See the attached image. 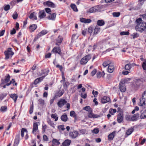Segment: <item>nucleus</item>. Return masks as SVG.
Returning <instances> with one entry per match:
<instances>
[{
	"label": "nucleus",
	"instance_id": "nucleus-8",
	"mask_svg": "<svg viewBox=\"0 0 146 146\" xmlns=\"http://www.w3.org/2000/svg\"><path fill=\"white\" fill-rule=\"evenodd\" d=\"M79 133L77 131H74L69 133V136L73 139H75L78 137Z\"/></svg>",
	"mask_w": 146,
	"mask_h": 146
},
{
	"label": "nucleus",
	"instance_id": "nucleus-61",
	"mask_svg": "<svg viewBox=\"0 0 146 146\" xmlns=\"http://www.w3.org/2000/svg\"><path fill=\"white\" fill-rule=\"evenodd\" d=\"M94 29L91 27H89L88 28V31L89 33L91 34L93 30Z\"/></svg>",
	"mask_w": 146,
	"mask_h": 146
},
{
	"label": "nucleus",
	"instance_id": "nucleus-13",
	"mask_svg": "<svg viewBox=\"0 0 146 146\" xmlns=\"http://www.w3.org/2000/svg\"><path fill=\"white\" fill-rule=\"evenodd\" d=\"M71 141L69 139H66L62 143L61 146H68L71 143Z\"/></svg>",
	"mask_w": 146,
	"mask_h": 146
},
{
	"label": "nucleus",
	"instance_id": "nucleus-48",
	"mask_svg": "<svg viewBox=\"0 0 146 146\" xmlns=\"http://www.w3.org/2000/svg\"><path fill=\"white\" fill-rule=\"evenodd\" d=\"M131 36H132L133 39H134L135 38H137L139 36V34L138 33H134L133 35H131Z\"/></svg>",
	"mask_w": 146,
	"mask_h": 146
},
{
	"label": "nucleus",
	"instance_id": "nucleus-53",
	"mask_svg": "<svg viewBox=\"0 0 146 146\" xmlns=\"http://www.w3.org/2000/svg\"><path fill=\"white\" fill-rule=\"evenodd\" d=\"M56 40L58 43H61L62 40V38L60 36H59L57 38Z\"/></svg>",
	"mask_w": 146,
	"mask_h": 146
},
{
	"label": "nucleus",
	"instance_id": "nucleus-7",
	"mask_svg": "<svg viewBox=\"0 0 146 146\" xmlns=\"http://www.w3.org/2000/svg\"><path fill=\"white\" fill-rule=\"evenodd\" d=\"M4 53L5 55V59H6L9 58L10 55L12 56L14 54V53L12 51V48H8L7 50L5 51Z\"/></svg>",
	"mask_w": 146,
	"mask_h": 146
},
{
	"label": "nucleus",
	"instance_id": "nucleus-22",
	"mask_svg": "<svg viewBox=\"0 0 146 146\" xmlns=\"http://www.w3.org/2000/svg\"><path fill=\"white\" fill-rule=\"evenodd\" d=\"M38 17L41 19L43 18L46 16V14L44 11H40L38 13Z\"/></svg>",
	"mask_w": 146,
	"mask_h": 146
},
{
	"label": "nucleus",
	"instance_id": "nucleus-41",
	"mask_svg": "<svg viewBox=\"0 0 146 146\" xmlns=\"http://www.w3.org/2000/svg\"><path fill=\"white\" fill-rule=\"evenodd\" d=\"M120 15V13L119 12H115L112 13V15L114 17H118Z\"/></svg>",
	"mask_w": 146,
	"mask_h": 146
},
{
	"label": "nucleus",
	"instance_id": "nucleus-43",
	"mask_svg": "<svg viewBox=\"0 0 146 146\" xmlns=\"http://www.w3.org/2000/svg\"><path fill=\"white\" fill-rule=\"evenodd\" d=\"M110 62L109 61H105L104 62L102 65L104 67H106L108 65H110Z\"/></svg>",
	"mask_w": 146,
	"mask_h": 146
},
{
	"label": "nucleus",
	"instance_id": "nucleus-14",
	"mask_svg": "<svg viewBox=\"0 0 146 146\" xmlns=\"http://www.w3.org/2000/svg\"><path fill=\"white\" fill-rule=\"evenodd\" d=\"M56 14L55 13L52 14H50L47 17L48 19L49 20H54L55 19Z\"/></svg>",
	"mask_w": 146,
	"mask_h": 146
},
{
	"label": "nucleus",
	"instance_id": "nucleus-25",
	"mask_svg": "<svg viewBox=\"0 0 146 146\" xmlns=\"http://www.w3.org/2000/svg\"><path fill=\"white\" fill-rule=\"evenodd\" d=\"M105 74V73L104 72H99L97 73L96 75L98 78H100L102 76L104 77Z\"/></svg>",
	"mask_w": 146,
	"mask_h": 146
},
{
	"label": "nucleus",
	"instance_id": "nucleus-58",
	"mask_svg": "<svg viewBox=\"0 0 146 146\" xmlns=\"http://www.w3.org/2000/svg\"><path fill=\"white\" fill-rule=\"evenodd\" d=\"M98 92L97 91H95L94 90H93V91H92V94H93V95H94V97H97V95L98 94Z\"/></svg>",
	"mask_w": 146,
	"mask_h": 146
},
{
	"label": "nucleus",
	"instance_id": "nucleus-18",
	"mask_svg": "<svg viewBox=\"0 0 146 146\" xmlns=\"http://www.w3.org/2000/svg\"><path fill=\"white\" fill-rule=\"evenodd\" d=\"M44 77L45 76H43L42 77L36 79L34 82V84L35 85L37 84L39 82L42 81Z\"/></svg>",
	"mask_w": 146,
	"mask_h": 146
},
{
	"label": "nucleus",
	"instance_id": "nucleus-5",
	"mask_svg": "<svg viewBox=\"0 0 146 146\" xmlns=\"http://www.w3.org/2000/svg\"><path fill=\"white\" fill-rule=\"evenodd\" d=\"M146 104V90L144 91L142 94L141 97L140 99L139 105L142 106Z\"/></svg>",
	"mask_w": 146,
	"mask_h": 146
},
{
	"label": "nucleus",
	"instance_id": "nucleus-44",
	"mask_svg": "<svg viewBox=\"0 0 146 146\" xmlns=\"http://www.w3.org/2000/svg\"><path fill=\"white\" fill-rule=\"evenodd\" d=\"M47 122L51 126H52L54 128V123L51 121L50 119H48L47 121Z\"/></svg>",
	"mask_w": 146,
	"mask_h": 146
},
{
	"label": "nucleus",
	"instance_id": "nucleus-40",
	"mask_svg": "<svg viewBox=\"0 0 146 146\" xmlns=\"http://www.w3.org/2000/svg\"><path fill=\"white\" fill-rule=\"evenodd\" d=\"M10 78V76L9 74L7 75V76H5V82H4L7 83L8 82Z\"/></svg>",
	"mask_w": 146,
	"mask_h": 146
},
{
	"label": "nucleus",
	"instance_id": "nucleus-2",
	"mask_svg": "<svg viewBox=\"0 0 146 146\" xmlns=\"http://www.w3.org/2000/svg\"><path fill=\"white\" fill-rule=\"evenodd\" d=\"M83 110H85L88 112V117L90 118H96L100 117L99 115L95 114L92 113V109L89 106H86L83 108Z\"/></svg>",
	"mask_w": 146,
	"mask_h": 146
},
{
	"label": "nucleus",
	"instance_id": "nucleus-36",
	"mask_svg": "<svg viewBox=\"0 0 146 146\" xmlns=\"http://www.w3.org/2000/svg\"><path fill=\"white\" fill-rule=\"evenodd\" d=\"M25 132L26 133H27V131L25 128H22L21 131V135L22 137H23L24 136V133Z\"/></svg>",
	"mask_w": 146,
	"mask_h": 146
},
{
	"label": "nucleus",
	"instance_id": "nucleus-20",
	"mask_svg": "<svg viewBox=\"0 0 146 146\" xmlns=\"http://www.w3.org/2000/svg\"><path fill=\"white\" fill-rule=\"evenodd\" d=\"M61 120L64 122H66L67 121L68 117L66 114V113H64L61 117Z\"/></svg>",
	"mask_w": 146,
	"mask_h": 146
},
{
	"label": "nucleus",
	"instance_id": "nucleus-19",
	"mask_svg": "<svg viewBox=\"0 0 146 146\" xmlns=\"http://www.w3.org/2000/svg\"><path fill=\"white\" fill-rule=\"evenodd\" d=\"M48 33V31L45 30H44L38 33L37 36V38H38L40 37L47 34Z\"/></svg>",
	"mask_w": 146,
	"mask_h": 146
},
{
	"label": "nucleus",
	"instance_id": "nucleus-4",
	"mask_svg": "<svg viewBox=\"0 0 146 146\" xmlns=\"http://www.w3.org/2000/svg\"><path fill=\"white\" fill-rule=\"evenodd\" d=\"M126 82V80L125 79H122L120 82L119 89L121 92H124L126 91V88L125 84Z\"/></svg>",
	"mask_w": 146,
	"mask_h": 146
},
{
	"label": "nucleus",
	"instance_id": "nucleus-3",
	"mask_svg": "<svg viewBox=\"0 0 146 146\" xmlns=\"http://www.w3.org/2000/svg\"><path fill=\"white\" fill-rule=\"evenodd\" d=\"M67 103V101L65 99H60L57 103V105L59 108H61L63 107L64 105L66 104V108L68 109L70 108V105L69 103Z\"/></svg>",
	"mask_w": 146,
	"mask_h": 146
},
{
	"label": "nucleus",
	"instance_id": "nucleus-63",
	"mask_svg": "<svg viewBox=\"0 0 146 146\" xmlns=\"http://www.w3.org/2000/svg\"><path fill=\"white\" fill-rule=\"evenodd\" d=\"M56 67L57 68H58L61 71H62L63 67L62 66H60L59 64H58L56 66Z\"/></svg>",
	"mask_w": 146,
	"mask_h": 146
},
{
	"label": "nucleus",
	"instance_id": "nucleus-45",
	"mask_svg": "<svg viewBox=\"0 0 146 146\" xmlns=\"http://www.w3.org/2000/svg\"><path fill=\"white\" fill-rule=\"evenodd\" d=\"M116 112V110L115 109H110L109 111V113L112 115H113Z\"/></svg>",
	"mask_w": 146,
	"mask_h": 146
},
{
	"label": "nucleus",
	"instance_id": "nucleus-46",
	"mask_svg": "<svg viewBox=\"0 0 146 146\" xmlns=\"http://www.w3.org/2000/svg\"><path fill=\"white\" fill-rule=\"evenodd\" d=\"M64 127V125H62L58 126V128L59 130L64 131L65 129V128Z\"/></svg>",
	"mask_w": 146,
	"mask_h": 146
},
{
	"label": "nucleus",
	"instance_id": "nucleus-54",
	"mask_svg": "<svg viewBox=\"0 0 146 146\" xmlns=\"http://www.w3.org/2000/svg\"><path fill=\"white\" fill-rule=\"evenodd\" d=\"M10 9V6L9 5H7L4 7V9L5 11H7Z\"/></svg>",
	"mask_w": 146,
	"mask_h": 146
},
{
	"label": "nucleus",
	"instance_id": "nucleus-9",
	"mask_svg": "<svg viewBox=\"0 0 146 146\" xmlns=\"http://www.w3.org/2000/svg\"><path fill=\"white\" fill-rule=\"evenodd\" d=\"M44 4L47 6L52 8H55L56 7V5L54 3L49 1L45 2L44 3Z\"/></svg>",
	"mask_w": 146,
	"mask_h": 146
},
{
	"label": "nucleus",
	"instance_id": "nucleus-35",
	"mask_svg": "<svg viewBox=\"0 0 146 146\" xmlns=\"http://www.w3.org/2000/svg\"><path fill=\"white\" fill-rule=\"evenodd\" d=\"M51 117L52 118L54 119V120L55 121H56L58 119V117L56 113L54 114H52L51 115Z\"/></svg>",
	"mask_w": 146,
	"mask_h": 146
},
{
	"label": "nucleus",
	"instance_id": "nucleus-52",
	"mask_svg": "<svg viewBox=\"0 0 146 146\" xmlns=\"http://www.w3.org/2000/svg\"><path fill=\"white\" fill-rule=\"evenodd\" d=\"M7 109V107L6 106H2L1 107V111H6Z\"/></svg>",
	"mask_w": 146,
	"mask_h": 146
},
{
	"label": "nucleus",
	"instance_id": "nucleus-42",
	"mask_svg": "<svg viewBox=\"0 0 146 146\" xmlns=\"http://www.w3.org/2000/svg\"><path fill=\"white\" fill-rule=\"evenodd\" d=\"M64 88L65 89H67V86L69 85V83L68 82H66L65 81L64 82H62Z\"/></svg>",
	"mask_w": 146,
	"mask_h": 146
},
{
	"label": "nucleus",
	"instance_id": "nucleus-56",
	"mask_svg": "<svg viewBox=\"0 0 146 146\" xmlns=\"http://www.w3.org/2000/svg\"><path fill=\"white\" fill-rule=\"evenodd\" d=\"M39 103L38 104H40L41 105H43L44 103V100L41 99H40L38 100Z\"/></svg>",
	"mask_w": 146,
	"mask_h": 146
},
{
	"label": "nucleus",
	"instance_id": "nucleus-29",
	"mask_svg": "<svg viewBox=\"0 0 146 146\" xmlns=\"http://www.w3.org/2000/svg\"><path fill=\"white\" fill-rule=\"evenodd\" d=\"M37 27V26L36 24H33L30 26L29 29L32 31H33L35 30Z\"/></svg>",
	"mask_w": 146,
	"mask_h": 146
},
{
	"label": "nucleus",
	"instance_id": "nucleus-24",
	"mask_svg": "<svg viewBox=\"0 0 146 146\" xmlns=\"http://www.w3.org/2000/svg\"><path fill=\"white\" fill-rule=\"evenodd\" d=\"M29 17L30 19H32L33 20H36L37 17L35 13L34 12L31 13Z\"/></svg>",
	"mask_w": 146,
	"mask_h": 146
},
{
	"label": "nucleus",
	"instance_id": "nucleus-11",
	"mask_svg": "<svg viewBox=\"0 0 146 146\" xmlns=\"http://www.w3.org/2000/svg\"><path fill=\"white\" fill-rule=\"evenodd\" d=\"M140 117V114L138 113H136L132 115V121H137L139 118Z\"/></svg>",
	"mask_w": 146,
	"mask_h": 146
},
{
	"label": "nucleus",
	"instance_id": "nucleus-12",
	"mask_svg": "<svg viewBox=\"0 0 146 146\" xmlns=\"http://www.w3.org/2000/svg\"><path fill=\"white\" fill-rule=\"evenodd\" d=\"M110 98L106 96H104L101 99V102L103 104H105L110 101Z\"/></svg>",
	"mask_w": 146,
	"mask_h": 146
},
{
	"label": "nucleus",
	"instance_id": "nucleus-38",
	"mask_svg": "<svg viewBox=\"0 0 146 146\" xmlns=\"http://www.w3.org/2000/svg\"><path fill=\"white\" fill-rule=\"evenodd\" d=\"M19 136L16 137L15 139L14 144L15 145H17L19 142Z\"/></svg>",
	"mask_w": 146,
	"mask_h": 146
},
{
	"label": "nucleus",
	"instance_id": "nucleus-62",
	"mask_svg": "<svg viewBox=\"0 0 146 146\" xmlns=\"http://www.w3.org/2000/svg\"><path fill=\"white\" fill-rule=\"evenodd\" d=\"M75 113L74 111H72L70 112V115L71 116L74 117Z\"/></svg>",
	"mask_w": 146,
	"mask_h": 146
},
{
	"label": "nucleus",
	"instance_id": "nucleus-57",
	"mask_svg": "<svg viewBox=\"0 0 146 146\" xmlns=\"http://www.w3.org/2000/svg\"><path fill=\"white\" fill-rule=\"evenodd\" d=\"M81 96L83 98H86L87 96L85 92L82 93L81 94Z\"/></svg>",
	"mask_w": 146,
	"mask_h": 146
},
{
	"label": "nucleus",
	"instance_id": "nucleus-23",
	"mask_svg": "<svg viewBox=\"0 0 146 146\" xmlns=\"http://www.w3.org/2000/svg\"><path fill=\"white\" fill-rule=\"evenodd\" d=\"M10 97L12 98L14 101L15 102H16L18 98L17 95L16 94H11L10 95Z\"/></svg>",
	"mask_w": 146,
	"mask_h": 146
},
{
	"label": "nucleus",
	"instance_id": "nucleus-33",
	"mask_svg": "<svg viewBox=\"0 0 146 146\" xmlns=\"http://www.w3.org/2000/svg\"><path fill=\"white\" fill-rule=\"evenodd\" d=\"M131 64H127L125 65V69L126 70H129L131 68Z\"/></svg>",
	"mask_w": 146,
	"mask_h": 146
},
{
	"label": "nucleus",
	"instance_id": "nucleus-60",
	"mask_svg": "<svg viewBox=\"0 0 146 146\" xmlns=\"http://www.w3.org/2000/svg\"><path fill=\"white\" fill-rule=\"evenodd\" d=\"M92 132L93 133H94L97 134L99 132V130L98 129L95 128L93 130Z\"/></svg>",
	"mask_w": 146,
	"mask_h": 146
},
{
	"label": "nucleus",
	"instance_id": "nucleus-28",
	"mask_svg": "<svg viewBox=\"0 0 146 146\" xmlns=\"http://www.w3.org/2000/svg\"><path fill=\"white\" fill-rule=\"evenodd\" d=\"M52 144L54 145H58L60 144V142L56 139H53L52 141Z\"/></svg>",
	"mask_w": 146,
	"mask_h": 146
},
{
	"label": "nucleus",
	"instance_id": "nucleus-30",
	"mask_svg": "<svg viewBox=\"0 0 146 146\" xmlns=\"http://www.w3.org/2000/svg\"><path fill=\"white\" fill-rule=\"evenodd\" d=\"M141 119H144L146 118V111H142L140 116Z\"/></svg>",
	"mask_w": 146,
	"mask_h": 146
},
{
	"label": "nucleus",
	"instance_id": "nucleus-15",
	"mask_svg": "<svg viewBox=\"0 0 146 146\" xmlns=\"http://www.w3.org/2000/svg\"><path fill=\"white\" fill-rule=\"evenodd\" d=\"M52 52L58 53L59 54H61L60 49L59 47H54L52 51Z\"/></svg>",
	"mask_w": 146,
	"mask_h": 146
},
{
	"label": "nucleus",
	"instance_id": "nucleus-47",
	"mask_svg": "<svg viewBox=\"0 0 146 146\" xmlns=\"http://www.w3.org/2000/svg\"><path fill=\"white\" fill-rule=\"evenodd\" d=\"M120 34L121 35H128L129 34V33L128 31H123L120 33Z\"/></svg>",
	"mask_w": 146,
	"mask_h": 146
},
{
	"label": "nucleus",
	"instance_id": "nucleus-26",
	"mask_svg": "<svg viewBox=\"0 0 146 146\" xmlns=\"http://www.w3.org/2000/svg\"><path fill=\"white\" fill-rule=\"evenodd\" d=\"M114 67L113 66L111 65H110L108 67V71L110 73H112Z\"/></svg>",
	"mask_w": 146,
	"mask_h": 146
},
{
	"label": "nucleus",
	"instance_id": "nucleus-37",
	"mask_svg": "<svg viewBox=\"0 0 146 146\" xmlns=\"http://www.w3.org/2000/svg\"><path fill=\"white\" fill-rule=\"evenodd\" d=\"M134 128L133 127L127 130L126 132V134L128 135L131 134L133 131Z\"/></svg>",
	"mask_w": 146,
	"mask_h": 146
},
{
	"label": "nucleus",
	"instance_id": "nucleus-27",
	"mask_svg": "<svg viewBox=\"0 0 146 146\" xmlns=\"http://www.w3.org/2000/svg\"><path fill=\"white\" fill-rule=\"evenodd\" d=\"M115 133V131H113L111 133L109 134L108 136V139L110 140H112L114 137V134Z\"/></svg>",
	"mask_w": 146,
	"mask_h": 146
},
{
	"label": "nucleus",
	"instance_id": "nucleus-17",
	"mask_svg": "<svg viewBox=\"0 0 146 146\" xmlns=\"http://www.w3.org/2000/svg\"><path fill=\"white\" fill-rule=\"evenodd\" d=\"M80 20L81 22L85 23H89L91 22V20L90 19H86L83 18H81Z\"/></svg>",
	"mask_w": 146,
	"mask_h": 146
},
{
	"label": "nucleus",
	"instance_id": "nucleus-32",
	"mask_svg": "<svg viewBox=\"0 0 146 146\" xmlns=\"http://www.w3.org/2000/svg\"><path fill=\"white\" fill-rule=\"evenodd\" d=\"M70 7L74 11L76 12L78 11V9L77 8L75 4H71L70 5Z\"/></svg>",
	"mask_w": 146,
	"mask_h": 146
},
{
	"label": "nucleus",
	"instance_id": "nucleus-16",
	"mask_svg": "<svg viewBox=\"0 0 146 146\" xmlns=\"http://www.w3.org/2000/svg\"><path fill=\"white\" fill-rule=\"evenodd\" d=\"M98 10V7L96 6H95L90 9L89 11H87V12L93 13L96 12Z\"/></svg>",
	"mask_w": 146,
	"mask_h": 146
},
{
	"label": "nucleus",
	"instance_id": "nucleus-10",
	"mask_svg": "<svg viewBox=\"0 0 146 146\" xmlns=\"http://www.w3.org/2000/svg\"><path fill=\"white\" fill-rule=\"evenodd\" d=\"M38 131V125L36 122L34 123L33 125L32 133L35 134Z\"/></svg>",
	"mask_w": 146,
	"mask_h": 146
},
{
	"label": "nucleus",
	"instance_id": "nucleus-6",
	"mask_svg": "<svg viewBox=\"0 0 146 146\" xmlns=\"http://www.w3.org/2000/svg\"><path fill=\"white\" fill-rule=\"evenodd\" d=\"M91 58V56L90 54H88L83 57L80 61V64L81 65L85 64Z\"/></svg>",
	"mask_w": 146,
	"mask_h": 146
},
{
	"label": "nucleus",
	"instance_id": "nucleus-59",
	"mask_svg": "<svg viewBox=\"0 0 146 146\" xmlns=\"http://www.w3.org/2000/svg\"><path fill=\"white\" fill-rule=\"evenodd\" d=\"M33 104H32V105L31 106L30 110H29V113L31 114L32 113L33 111Z\"/></svg>",
	"mask_w": 146,
	"mask_h": 146
},
{
	"label": "nucleus",
	"instance_id": "nucleus-51",
	"mask_svg": "<svg viewBox=\"0 0 146 146\" xmlns=\"http://www.w3.org/2000/svg\"><path fill=\"white\" fill-rule=\"evenodd\" d=\"M12 17L14 19H17L18 17V14L17 12H15L13 15Z\"/></svg>",
	"mask_w": 146,
	"mask_h": 146
},
{
	"label": "nucleus",
	"instance_id": "nucleus-55",
	"mask_svg": "<svg viewBox=\"0 0 146 146\" xmlns=\"http://www.w3.org/2000/svg\"><path fill=\"white\" fill-rule=\"evenodd\" d=\"M64 90H62L61 91H59L58 92L57 96L59 97L61 96L64 94Z\"/></svg>",
	"mask_w": 146,
	"mask_h": 146
},
{
	"label": "nucleus",
	"instance_id": "nucleus-39",
	"mask_svg": "<svg viewBox=\"0 0 146 146\" xmlns=\"http://www.w3.org/2000/svg\"><path fill=\"white\" fill-rule=\"evenodd\" d=\"M104 22L102 20H99L97 22V24L98 26H102L104 24Z\"/></svg>",
	"mask_w": 146,
	"mask_h": 146
},
{
	"label": "nucleus",
	"instance_id": "nucleus-1",
	"mask_svg": "<svg viewBox=\"0 0 146 146\" xmlns=\"http://www.w3.org/2000/svg\"><path fill=\"white\" fill-rule=\"evenodd\" d=\"M137 25L135 28L137 31L142 32L146 28V23L144 22L140 18L136 20Z\"/></svg>",
	"mask_w": 146,
	"mask_h": 146
},
{
	"label": "nucleus",
	"instance_id": "nucleus-64",
	"mask_svg": "<svg viewBox=\"0 0 146 146\" xmlns=\"http://www.w3.org/2000/svg\"><path fill=\"white\" fill-rule=\"evenodd\" d=\"M96 72V69L94 70L91 72V75L92 76H93L95 75Z\"/></svg>",
	"mask_w": 146,
	"mask_h": 146
},
{
	"label": "nucleus",
	"instance_id": "nucleus-31",
	"mask_svg": "<svg viewBox=\"0 0 146 146\" xmlns=\"http://www.w3.org/2000/svg\"><path fill=\"white\" fill-rule=\"evenodd\" d=\"M125 119L127 121H132V115H127L125 116Z\"/></svg>",
	"mask_w": 146,
	"mask_h": 146
},
{
	"label": "nucleus",
	"instance_id": "nucleus-49",
	"mask_svg": "<svg viewBox=\"0 0 146 146\" xmlns=\"http://www.w3.org/2000/svg\"><path fill=\"white\" fill-rule=\"evenodd\" d=\"M49 72V70H44L42 71V74H44L45 75L44 76H45V77L48 74V73Z\"/></svg>",
	"mask_w": 146,
	"mask_h": 146
},
{
	"label": "nucleus",
	"instance_id": "nucleus-50",
	"mask_svg": "<svg viewBox=\"0 0 146 146\" xmlns=\"http://www.w3.org/2000/svg\"><path fill=\"white\" fill-rule=\"evenodd\" d=\"M142 67L143 69L144 70H146V60H145L142 64Z\"/></svg>",
	"mask_w": 146,
	"mask_h": 146
},
{
	"label": "nucleus",
	"instance_id": "nucleus-34",
	"mask_svg": "<svg viewBox=\"0 0 146 146\" xmlns=\"http://www.w3.org/2000/svg\"><path fill=\"white\" fill-rule=\"evenodd\" d=\"M100 29V28H99L98 26H96L94 29L93 35H96L99 32Z\"/></svg>",
	"mask_w": 146,
	"mask_h": 146
},
{
	"label": "nucleus",
	"instance_id": "nucleus-21",
	"mask_svg": "<svg viewBox=\"0 0 146 146\" xmlns=\"http://www.w3.org/2000/svg\"><path fill=\"white\" fill-rule=\"evenodd\" d=\"M117 120L118 122L119 123H121L123 121V117L121 113L118 115Z\"/></svg>",
	"mask_w": 146,
	"mask_h": 146
}]
</instances>
